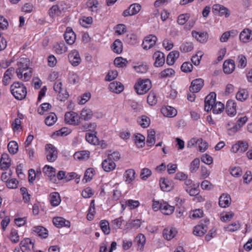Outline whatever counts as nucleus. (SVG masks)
I'll list each match as a JSON object with an SVG mask.
<instances>
[{"instance_id": "obj_19", "label": "nucleus", "mask_w": 252, "mask_h": 252, "mask_svg": "<svg viewBox=\"0 0 252 252\" xmlns=\"http://www.w3.org/2000/svg\"><path fill=\"white\" fill-rule=\"evenodd\" d=\"M86 5L89 10L92 12V14H96L99 11L98 1L97 0H88Z\"/></svg>"}, {"instance_id": "obj_11", "label": "nucleus", "mask_w": 252, "mask_h": 252, "mask_svg": "<svg viewBox=\"0 0 252 252\" xmlns=\"http://www.w3.org/2000/svg\"><path fill=\"white\" fill-rule=\"evenodd\" d=\"M213 12L215 14H219L220 16L224 15L225 17H228L230 15L229 10L226 7L223 5L216 4L213 6Z\"/></svg>"}, {"instance_id": "obj_14", "label": "nucleus", "mask_w": 252, "mask_h": 252, "mask_svg": "<svg viewBox=\"0 0 252 252\" xmlns=\"http://www.w3.org/2000/svg\"><path fill=\"white\" fill-rule=\"evenodd\" d=\"M191 35L197 41L202 43L206 42L208 38V34L207 32H198L192 31Z\"/></svg>"}, {"instance_id": "obj_18", "label": "nucleus", "mask_w": 252, "mask_h": 252, "mask_svg": "<svg viewBox=\"0 0 252 252\" xmlns=\"http://www.w3.org/2000/svg\"><path fill=\"white\" fill-rule=\"evenodd\" d=\"M101 165L103 170L106 172H110L114 170L116 166L115 163L108 158L102 161Z\"/></svg>"}, {"instance_id": "obj_26", "label": "nucleus", "mask_w": 252, "mask_h": 252, "mask_svg": "<svg viewBox=\"0 0 252 252\" xmlns=\"http://www.w3.org/2000/svg\"><path fill=\"white\" fill-rule=\"evenodd\" d=\"M191 143L192 145L195 143L198 145L199 150L200 152H204L208 148V144L206 142L203 141L202 139H198L197 140L195 138H192L189 142L188 145Z\"/></svg>"}, {"instance_id": "obj_31", "label": "nucleus", "mask_w": 252, "mask_h": 252, "mask_svg": "<svg viewBox=\"0 0 252 252\" xmlns=\"http://www.w3.org/2000/svg\"><path fill=\"white\" fill-rule=\"evenodd\" d=\"M177 231L175 228H165L163 231V236L167 240H170L176 235Z\"/></svg>"}, {"instance_id": "obj_55", "label": "nucleus", "mask_w": 252, "mask_h": 252, "mask_svg": "<svg viewBox=\"0 0 252 252\" xmlns=\"http://www.w3.org/2000/svg\"><path fill=\"white\" fill-rule=\"evenodd\" d=\"M124 40L127 43L134 45L137 42V36L134 34H128Z\"/></svg>"}, {"instance_id": "obj_38", "label": "nucleus", "mask_w": 252, "mask_h": 252, "mask_svg": "<svg viewBox=\"0 0 252 252\" xmlns=\"http://www.w3.org/2000/svg\"><path fill=\"white\" fill-rule=\"evenodd\" d=\"M155 131L153 129L148 131L146 144L149 146H153L156 143Z\"/></svg>"}, {"instance_id": "obj_29", "label": "nucleus", "mask_w": 252, "mask_h": 252, "mask_svg": "<svg viewBox=\"0 0 252 252\" xmlns=\"http://www.w3.org/2000/svg\"><path fill=\"white\" fill-rule=\"evenodd\" d=\"M109 87L111 92L117 94L121 93L124 89L123 84L118 82H113L111 83Z\"/></svg>"}, {"instance_id": "obj_25", "label": "nucleus", "mask_w": 252, "mask_h": 252, "mask_svg": "<svg viewBox=\"0 0 252 252\" xmlns=\"http://www.w3.org/2000/svg\"><path fill=\"white\" fill-rule=\"evenodd\" d=\"M207 229L206 224L200 223L194 227L193 233L196 236H202L207 232Z\"/></svg>"}, {"instance_id": "obj_24", "label": "nucleus", "mask_w": 252, "mask_h": 252, "mask_svg": "<svg viewBox=\"0 0 252 252\" xmlns=\"http://www.w3.org/2000/svg\"><path fill=\"white\" fill-rule=\"evenodd\" d=\"M226 111L229 116H234L236 114V104L233 100H229L226 105Z\"/></svg>"}, {"instance_id": "obj_3", "label": "nucleus", "mask_w": 252, "mask_h": 252, "mask_svg": "<svg viewBox=\"0 0 252 252\" xmlns=\"http://www.w3.org/2000/svg\"><path fill=\"white\" fill-rule=\"evenodd\" d=\"M152 87L151 81L139 79L134 85V89L138 94L142 95L148 92Z\"/></svg>"}, {"instance_id": "obj_59", "label": "nucleus", "mask_w": 252, "mask_h": 252, "mask_svg": "<svg viewBox=\"0 0 252 252\" xmlns=\"http://www.w3.org/2000/svg\"><path fill=\"white\" fill-rule=\"evenodd\" d=\"M3 170H5V171L1 173V180L6 182L7 179H10L12 172L9 168L3 169Z\"/></svg>"}, {"instance_id": "obj_15", "label": "nucleus", "mask_w": 252, "mask_h": 252, "mask_svg": "<svg viewBox=\"0 0 252 252\" xmlns=\"http://www.w3.org/2000/svg\"><path fill=\"white\" fill-rule=\"evenodd\" d=\"M20 248L23 252H28L31 251V247L33 250L34 242L30 238H26L20 242Z\"/></svg>"}, {"instance_id": "obj_33", "label": "nucleus", "mask_w": 252, "mask_h": 252, "mask_svg": "<svg viewBox=\"0 0 252 252\" xmlns=\"http://www.w3.org/2000/svg\"><path fill=\"white\" fill-rule=\"evenodd\" d=\"M135 172L134 169H129L126 170L124 174V177L125 178V182L127 184H130L133 182L135 179Z\"/></svg>"}, {"instance_id": "obj_46", "label": "nucleus", "mask_w": 252, "mask_h": 252, "mask_svg": "<svg viewBox=\"0 0 252 252\" xmlns=\"http://www.w3.org/2000/svg\"><path fill=\"white\" fill-rule=\"evenodd\" d=\"M193 49V44L191 42H186L183 43L180 47V49L181 52L186 53L192 51Z\"/></svg>"}, {"instance_id": "obj_12", "label": "nucleus", "mask_w": 252, "mask_h": 252, "mask_svg": "<svg viewBox=\"0 0 252 252\" xmlns=\"http://www.w3.org/2000/svg\"><path fill=\"white\" fill-rule=\"evenodd\" d=\"M204 86V80L201 78L193 80L189 87V91L191 93H197L200 91Z\"/></svg>"}, {"instance_id": "obj_49", "label": "nucleus", "mask_w": 252, "mask_h": 252, "mask_svg": "<svg viewBox=\"0 0 252 252\" xmlns=\"http://www.w3.org/2000/svg\"><path fill=\"white\" fill-rule=\"evenodd\" d=\"M43 171L46 174H48V176L51 177V180H52L51 178L52 177H53L54 178H55L56 170L54 167L46 165L43 168Z\"/></svg>"}, {"instance_id": "obj_61", "label": "nucleus", "mask_w": 252, "mask_h": 252, "mask_svg": "<svg viewBox=\"0 0 252 252\" xmlns=\"http://www.w3.org/2000/svg\"><path fill=\"white\" fill-rule=\"evenodd\" d=\"M6 186L9 189L17 188L18 181L16 179H7L5 182Z\"/></svg>"}, {"instance_id": "obj_63", "label": "nucleus", "mask_w": 252, "mask_h": 252, "mask_svg": "<svg viewBox=\"0 0 252 252\" xmlns=\"http://www.w3.org/2000/svg\"><path fill=\"white\" fill-rule=\"evenodd\" d=\"M193 66L189 62H185L181 65V69L184 72H190L192 71Z\"/></svg>"}, {"instance_id": "obj_22", "label": "nucleus", "mask_w": 252, "mask_h": 252, "mask_svg": "<svg viewBox=\"0 0 252 252\" xmlns=\"http://www.w3.org/2000/svg\"><path fill=\"white\" fill-rule=\"evenodd\" d=\"M54 224L57 227H62L63 226L69 227L70 226L69 221L65 220L62 217H55L53 219Z\"/></svg>"}, {"instance_id": "obj_56", "label": "nucleus", "mask_w": 252, "mask_h": 252, "mask_svg": "<svg viewBox=\"0 0 252 252\" xmlns=\"http://www.w3.org/2000/svg\"><path fill=\"white\" fill-rule=\"evenodd\" d=\"M91 94L90 93H86L78 98V103L81 105L84 104L91 98Z\"/></svg>"}, {"instance_id": "obj_13", "label": "nucleus", "mask_w": 252, "mask_h": 252, "mask_svg": "<svg viewBox=\"0 0 252 252\" xmlns=\"http://www.w3.org/2000/svg\"><path fill=\"white\" fill-rule=\"evenodd\" d=\"M64 38L66 42L69 44H73L76 39V35L71 28L68 27L64 33Z\"/></svg>"}, {"instance_id": "obj_41", "label": "nucleus", "mask_w": 252, "mask_h": 252, "mask_svg": "<svg viewBox=\"0 0 252 252\" xmlns=\"http://www.w3.org/2000/svg\"><path fill=\"white\" fill-rule=\"evenodd\" d=\"M96 127V124L95 123H85L82 125L80 128L83 131H91L93 132L96 133L95 129Z\"/></svg>"}, {"instance_id": "obj_47", "label": "nucleus", "mask_w": 252, "mask_h": 252, "mask_svg": "<svg viewBox=\"0 0 252 252\" xmlns=\"http://www.w3.org/2000/svg\"><path fill=\"white\" fill-rule=\"evenodd\" d=\"M100 227L105 234L108 235L110 233V229L109 223L106 220H102L100 221Z\"/></svg>"}, {"instance_id": "obj_44", "label": "nucleus", "mask_w": 252, "mask_h": 252, "mask_svg": "<svg viewBox=\"0 0 252 252\" xmlns=\"http://www.w3.org/2000/svg\"><path fill=\"white\" fill-rule=\"evenodd\" d=\"M138 123L143 128L148 127L150 124V119L146 116L143 115L138 120Z\"/></svg>"}, {"instance_id": "obj_39", "label": "nucleus", "mask_w": 252, "mask_h": 252, "mask_svg": "<svg viewBox=\"0 0 252 252\" xmlns=\"http://www.w3.org/2000/svg\"><path fill=\"white\" fill-rule=\"evenodd\" d=\"M57 120V117L56 115L52 112L49 113L45 118V123L48 126H52L56 122Z\"/></svg>"}, {"instance_id": "obj_34", "label": "nucleus", "mask_w": 252, "mask_h": 252, "mask_svg": "<svg viewBox=\"0 0 252 252\" xmlns=\"http://www.w3.org/2000/svg\"><path fill=\"white\" fill-rule=\"evenodd\" d=\"M33 231L43 238H46L48 236L47 230L41 226H34L33 228Z\"/></svg>"}, {"instance_id": "obj_62", "label": "nucleus", "mask_w": 252, "mask_h": 252, "mask_svg": "<svg viewBox=\"0 0 252 252\" xmlns=\"http://www.w3.org/2000/svg\"><path fill=\"white\" fill-rule=\"evenodd\" d=\"M230 173L234 177H239L242 174V171L239 167H234L230 168Z\"/></svg>"}, {"instance_id": "obj_2", "label": "nucleus", "mask_w": 252, "mask_h": 252, "mask_svg": "<svg viewBox=\"0 0 252 252\" xmlns=\"http://www.w3.org/2000/svg\"><path fill=\"white\" fill-rule=\"evenodd\" d=\"M10 91L15 98L18 100L25 98L27 94L26 87L19 82H14L11 86Z\"/></svg>"}, {"instance_id": "obj_60", "label": "nucleus", "mask_w": 252, "mask_h": 252, "mask_svg": "<svg viewBox=\"0 0 252 252\" xmlns=\"http://www.w3.org/2000/svg\"><path fill=\"white\" fill-rule=\"evenodd\" d=\"M94 170L92 168H88L85 172L83 181L85 180V182L90 181L94 176Z\"/></svg>"}, {"instance_id": "obj_32", "label": "nucleus", "mask_w": 252, "mask_h": 252, "mask_svg": "<svg viewBox=\"0 0 252 252\" xmlns=\"http://www.w3.org/2000/svg\"><path fill=\"white\" fill-rule=\"evenodd\" d=\"M179 52L177 51H173L169 53L166 59V63L169 65H173L176 60L179 57Z\"/></svg>"}, {"instance_id": "obj_58", "label": "nucleus", "mask_w": 252, "mask_h": 252, "mask_svg": "<svg viewBox=\"0 0 252 252\" xmlns=\"http://www.w3.org/2000/svg\"><path fill=\"white\" fill-rule=\"evenodd\" d=\"M175 71L172 68H167L162 71L159 75L161 78L169 77L174 74Z\"/></svg>"}, {"instance_id": "obj_1", "label": "nucleus", "mask_w": 252, "mask_h": 252, "mask_svg": "<svg viewBox=\"0 0 252 252\" xmlns=\"http://www.w3.org/2000/svg\"><path fill=\"white\" fill-rule=\"evenodd\" d=\"M18 68L16 72L18 77L23 81H27L32 77V68L29 67L30 60L28 58H21L17 63Z\"/></svg>"}, {"instance_id": "obj_54", "label": "nucleus", "mask_w": 252, "mask_h": 252, "mask_svg": "<svg viewBox=\"0 0 252 252\" xmlns=\"http://www.w3.org/2000/svg\"><path fill=\"white\" fill-rule=\"evenodd\" d=\"M18 117L15 119L14 122L12 124L13 129L14 131L18 130L21 128V120L23 119V116L22 114H18Z\"/></svg>"}, {"instance_id": "obj_17", "label": "nucleus", "mask_w": 252, "mask_h": 252, "mask_svg": "<svg viewBox=\"0 0 252 252\" xmlns=\"http://www.w3.org/2000/svg\"><path fill=\"white\" fill-rule=\"evenodd\" d=\"M153 58L155 59L154 65L156 67L161 66L165 63L164 55L161 52H156L153 55Z\"/></svg>"}, {"instance_id": "obj_53", "label": "nucleus", "mask_w": 252, "mask_h": 252, "mask_svg": "<svg viewBox=\"0 0 252 252\" xmlns=\"http://www.w3.org/2000/svg\"><path fill=\"white\" fill-rule=\"evenodd\" d=\"M203 55V53L202 51H198L195 55L192 57L191 59V62L195 65H199Z\"/></svg>"}, {"instance_id": "obj_48", "label": "nucleus", "mask_w": 252, "mask_h": 252, "mask_svg": "<svg viewBox=\"0 0 252 252\" xmlns=\"http://www.w3.org/2000/svg\"><path fill=\"white\" fill-rule=\"evenodd\" d=\"M127 63V61L122 57H117L114 61V64L117 67H124L126 66Z\"/></svg>"}, {"instance_id": "obj_6", "label": "nucleus", "mask_w": 252, "mask_h": 252, "mask_svg": "<svg viewBox=\"0 0 252 252\" xmlns=\"http://www.w3.org/2000/svg\"><path fill=\"white\" fill-rule=\"evenodd\" d=\"M216 94L214 92L210 93L205 98L204 110L209 112L216 104Z\"/></svg>"}, {"instance_id": "obj_45", "label": "nucleus", "mask_w": 252, "mask_h": 252, "mask_svg": "<svg viewBox=\"0 0 252 252\" xmlns=\"http://www.w3.org/2000/svg\"><path fill=\"white\" fill-rule=\"evenodd\" d=\"M55 51L58 54H62L67 51V48L63 42L57 43L54 47Z\"/></svg>"}, {"instance_id": "obj_50", "label": "nucleus", "mask_w": 252, "mask_h": 252, "mask_svg": "<svg viewBox=\"0 0 252 252\" xmlns=\"http://www.w3.org/2000/svg\"><path fill=\"white\" fill-rule=\"evenodd\" d=\"M224 109V105L220 102H217L214 105L212 109L214 114L221 113Z\"/></svg>"}, {"instance_id": "obj_5", "label": "nucleus", "mask_w": 252, "mask_h": 252, "mask_svg": "<svg viewBox=\"0 0 252 252\" xmlns=\"http://www.w3.org/2000/svg\"><path fill=\"white\" fill-rule=\"evenodd\" d=\"M80 119L77 113L72 111L66 112L64 116L65 122L69 125L74 126L79 125Z\"/></svg>"}, {"instance_id": "obj_4", "label": "nucleus", "mask_w": 252, "mask_h": 252, "mask_svg": "<svg viewBox=\"0 0 252 252\" xmlns=\"http://www.w3.org/2000/svg\"><path fill=\"white\" fill-rule=\"evenodd\" d=\"M46 155L49 162L55 161L58 157L57 148L52 144H48L45 146Z\"/></svg>"}, {"instance_id": "obj_20", "label": "nucleus", "mask_w": 252, "mask_h": 252, "mask_svg": "<svg viewBox=\"0 0 252 252\" xmlns=\"http://www.w3.org/2000/svg\"><path fill=\"white\" fill-rule=\"evenodd\" d=\"M231 202L230 196L228 194L223 193L219 198V204L221 208H226L230 205Z\"/></svg>"}, {"instance_id": "obj_51", "label": "nucleus", "mask_w": 252, "mask_h": 252, "mask_svg": "<svg viewBox=\"0 0 252 252\" xmlns=\"http://www.w3.org/2000/svg\"><path fill=\"white\" fill-rule=\"evenodd\" d=\"M200 164L199 159L195 158L190 163L189 170L191 173L195 172L199 168Z\"/></svg>"}, {"instance_id": "obj_30", "label": "nucleus", "mask_w": 252, "mask_h": 252, "mask_svg": "<svg viewBox=\"0 0 252 252\" xmlns=\"http://www.w3.org/2000/svg\"><path fill=\"white\" fill-rule=\"evenodd\" d=\"M94 114V111L89 108L85 107L81 111L80 118L85 121H88L92 118Z\"/></svg>"}, {"instance_id": "obj_57", "label": "nucleus", "mask_w": 252, "mask_h": 252, "mask_svg": "<svg viewBox=\"0 0 252 252\" xmlns=\"http://www.w3.org/2000/svg\"><path fill=\"white\" fill-rule=\"evenodd\" d=\"M147 102L151 105H155L157 102V98L156 94L153 92H150L147 97Z\"/></svg>"}, {"instance_id": "obj_35", "label": "nucleus", "mask_w": 252, "mask_h": 252, "mask_svg": "<svg viewBox=\"0 0 252 252\" xmlns=\"http://www.w3.org/2000/svg\"><path fill=\"white\" fill-rule=\"evenodd\" d=\"M50 198V203L53 206H58L61 201L60 194L58 192H57L51 193Z\"/></svg>"}, {"instance_id": "obj_36", "label": "nucleus", "mask_w": 252, "mask_h": 252, "mask_svg": "<svg viewBox=\"0 0 252 252\" xmlns=\"http://www.w3.org/2000/svg\"><path fill=\"white\" fill-rule=\"evenodd\" d=\"M112 49L114 52L121 54L123 51V43L119 39L115 40L112 45Z\"/></svg>"}, {"instance_id": "obj_40", "label": "nucleus", "mask_w": 252, "mask_h": 252, "mask_svg": "<svg viewBox=\"0 0 252 252\" xmlns=\"http://www.w3.org/2000/svg\"><path fill=\"white\" fill-rule=\"evenodd\" d=\"M90 152L88 151H82L76 152L74 154V158L79 160L86 159L89 158Z\"/></svg>"}, {"instance_id": "obj_52", "label": "nucleus", "mask_w": 252, "mask_h": 252, "mask_svg": "<svg viewBox=\"0 0 252 252\" xmlns=\"http://www.w3.org/2000/svg\"><path fill=\"white\" fill-rule=\"evenodd\" d=\"M190 14L189 13L180 14L177 19V22L179 25H184L189 19Z\"/></svg>"}, {"instance_id": "obj_64", "label": "nucleus", "mask_w": 252, "mask_h": 252, "mask_svg": "<svg viewBox=\"0 0 252 252\" xmlns=\"http://www.w3.org/2000/svg\"><path fill=\"white\" fill-rule=\"evenodd\" d=\"M118 73L116 70H112L108 72L105 77V80L111 81L118 76Z\"/></svg>"}, {"instance_id": "obj_8", "label": "nucleus", "mask_w": 252, "mask_h": 252, "mask_svg": "<svg viewBox=\"0 0 252 252\" xmlns=\"http://www.w3.org/2000/svg\"><path fill=\"white\" fill-rule=\"evenodd\" d=\"M141 9V6L138 3H133L129 7L124 11L123 16H130L137 14Z\"/></svg>"}, {"instance_id": "obj_27", "label": "nucleus", "mask_w": 252, "mask_h": 252, "mask_svg": "<svg viewBox=\"0 0 252 252\" xmlns=\"http://www.w3.org/2000/svg\"><path fill=\"white\" fill-rule=\"evenodd\" d=\"M11 165V159L8 154L3 153L1 155V169L9 168Z\"/></svg>"}, {"instance_id": "obj_37", "label": "nucleus", "mask_w": 252, "mask_h": 252, "mask_svg": "<svg viewBox=\"0 0 252 252\" xmlns=\"http://www.w3.org/2000/svg\"><path fill=\"white\" fill-rule=\"evenodd\" d=\"M7 149L10 154L15 155L19 150L18 143L14 140L10 141L7 145Z\"/></svg>"}, {"instance_id": "obj_23", "label": "nucleus", "mask_w": 252, "mask_h": 252, "mask_svg": "<svg viewBox=\"0 0 252 252\" xmlns=\"http://www.w3.org/2000/svg\"><path fill=\"white\" fill-rule=\"evenodd\" d=\"M161 112L164 116L171 118L175 117L177 114V110L170 106L162 107Z\"/></svg>"}, {"instance_id": "obj_28", "label": "nucleus", "mask_w": 252, "mask_h": 252, "mask_svg": "<svg viewBox=\"0 0 252 252\" xmlns=\"http://www.w3.org/2000/svg\"><path fill=\"white\" fill-rule=\"evenodd\" d=\"M159 208L163 214L166 215L171 214L174 210V207L173 206L169 205L166 202L160 203Z\"/></svg>"}, {"instance_id": "obj_21", "label": "nucleus", "mask_w": 252, "mask_h": 252, "mask_svg": "<svg viewBox=\"0 0 252 252\" xmlns=\"http://www.w3.org/2000/svg\"><path fill=\"white\" fill-rule=\"evenodd\" d=\"M235 68V62L233 60L230 59L225 61L223 64V70L225 73L230 74L233 72Z\"/></svg>"}, {"instance_id": "obj_9", "label": "nucleus", "mask_w": 252, "mask_h": 252, "mask_svg": "<svg viewBox=\"0 0 252 252\" xmlns=\"http://www.w3.org/2000/svg\"><path fill=\"white\" fill-rule=\"evenodd\" d=\"M68 58L69 62L73 66H78L81 62L79 53L76 50H72L68 54Z\"/></svg>"}, {"instance_id": "obj_42", "label": "nucleus", "mask_w": 252, "mask_h": 252, "mask_svg": "<svg viewBox=\"0 0 252 252\" xmlns=\"http://www.w3.org/2000/svg\"><path fill=\"white\" fill-rule=\"evenodd\" d=\"M248 92L246 89H240L236 94V98L238 100L243 101L247 99Z\"/></svg>"}, {"instance_id": "obj_16", "label": "nucleus", "mask_w": 252, "mask_h": 252, "mask_svg": "<svg viewBox=\"0 0 252 252\" xmlns=\"http://www.w3.org/2000/svg\"><path fill=\"white\" fill-rule=\"evenodd\" d=\"M239 38L243 43L250 42L252 40V31L249 29H244L240 34Z\"/></svg>"}, {"instance_id": "obj_7", "label": "nucleus", "mask_w": 252, "mask_h": 252, "mask_svg": "<svg viewBox=\"0 0 252 252\" xmlns=\"http://www.w3.org/2000/svg\"><path fill=\"white\" fill-rule=\"evenodd\" d=\"M157 39L155 35L151 34L147 36L142 43L143 48L146 50L151 49L155 45Z\"/></svg>"}, {"instance_id": "obj_43", "label": "nucleus", "mask_w": 252, "mask_h": 252, "mask_svg": "<svg viewBox=\"0 0 252 252\" xmlns=\"http://www.w3.org/2000/svg\"><path fill=\"white\" fill-rule=\"evenodd\" d=\"M96 133H87L86 135V139L88 142L93 145L99 144L98 139L95 135Z\"/></svg>"}, {"instance_id": "obj_10", "label": "nucleus", "mask_w": 252, "mask_h": 252, "mask_svg": "<svg viewBox=\"0 0 252 252\" xmlns=\"http://www.w3.org/2000/svg\"><path fill=\"white\" fill-rule=\"evenodd\" d=\"M249 145L247 142L244 141H239L231 148V151L234 153L240 152L244 153L248 149Z\"/></svg>"}]
</instances>
